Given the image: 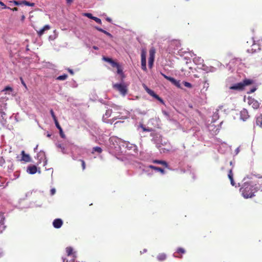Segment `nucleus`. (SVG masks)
<instances>
[{
	"mask_svg": "<svg viewBox=\"0 0 262 262\" xmlns=\"http://www.w3.org/2000/svg\"><path fill=\"white\" fill-rule=\"evenodd\" d=\"M60 132V135L61 138H65V135L64 134L62 129L59 130Z\"/></svg>",
	"mask_w": 262,
	"mask_h": 262,
	"instance_id": "nucleus-51",
	"label": "nucleus"
},
{
	"mask_svg": "<svg viewBox=\"0 0 262 262\" xmlns=\"http://www.w3.org/2000/svg\"><path fill=\"white\" fill-rule=\"evenodd\" d=\"M68 77V75L67 74H63L62 75H60L59 76H58L57 78V80H66Z\"/></svg>",
	"mask_w": 262,
	"mask_h": 262,
	"instance_id": "nucleus-30",
	"label": "nucleus"
},
{
	"mask_svg": "<svg viewBox=\"0 0 262 262\" xmlns=\"http://www.w3.org/2000/svg\"><path fill=\"white\" fill-rule=\"evenodd\" d=\"M141 127L143 128V130L144 131H148V132L150 131V130H149V129H146L145 127H144L143 125H141Z\"/></svg>",
	"mask_w": 262,
	"mask_h": 262,
	"instance_id": "nucleus-57",
	"label": "nucleus"
},
{
	"mask_svg": "<svg viewBox=\"0 0 262 262\" xmlns=\"http://www.w3.org/2000/svg\"><path fill=\"white\" fill-rule=\"evenodd\" d=\"M228 178L230 179V181L232 180H233V174L232 173V169H230L229 171L228 174Z\"/></svg>",
	"mask_w": 262,
	"mask_h": 262,
	"instance_id": "nucleus-32",
	"label": "nucleus"
},
{
	"mask_svg": "<svg viewBox=\"0 0 262 262\" xmlns=\"http://www.w3.org/2000/svg\"><path fill=\"white\" fill-rule=\"evenodd\" d=\"M10 9L12 10V11H17V10H18V9H17V8H16V7H15V8H13V9H11V8H10Z\"/></svg>",
	"mask_w": 262,
	"mask_h": 262,
	"instance_id": "nucleus-61",
	"label": "nucleus"
},
{
	"mask_svg": "<svg viewBox=\"0 0 262 262\" xmlns=\"http://www.w3.org/2000/svg\"><path fill=\"white\" fill-rule=\"evenodd\" d=\"M55 145L57 148L60 149V151H61L63 154H68V151H67V148L64 147V146H63V144L59 143H56Z\"/></svg>",
	"mask_w": 262,
	"mask_h": 262,
	"instance_id": "nucleus-14",
	"label": "nucleus"
},
{
	"mask_svg": "<svg viewBox=\"0 0 262 262\" xmlns=\"http://www.w3.org/2000/svg\"><path fill=\"white\" fill-rule=\"evenodd\" d=\"M37 158L39 160V163H41V161L44 159L45 161L44 162V165H45L47 163V160L46 158V155L45 152L40 151L37 155Z\"/></svg>",
	"mask_w": 262,
	"mask_h": 262,
	"instance_id": "nucleus-10",
	"label": "nucleus"
},
{
	"mask_svg": "<svg viewBox=\"0 0 262 262\" xmlns=\"http://www.w3.org/2000/svg\"><path fill=\"white\" fill-rule=\"evenodd\" d=\"M54 122H55V125L56 126V127L60 130L61 129H62V128L60 126L58 121H57V119L56 120V121H54Z\"/></svg>",
	"mask_w": 262,
	"mask_h": 262,
	"instance_id": "nucleus-40",
	"label": "nucleus"
},
{
	"mask_svg": "<svg viewBox=\"0 0 262 262\" xmlns=\"http://www.w3.org/2000/svg\"><path fill=\"white\" fill-rule=\"evenodd\" d=\"M55 145L57 148L60 149V151H61L63 154H68V151H67V148L64 147V146H63V144L59 143H56Z\"/></svg>",
	"mask_w": 262,
	"mask_h": 262,
	"instance_id": "nucleus-15",
	"label": "nucleus"
},
{
	"mask_svg": "<svg viewBox=\"0 0 262 262\" xmlns=\"http://www.w3.org/2000/svg\"><path fill=\"white\" fill-rule=\"evenodd\" d=\"M257 90V86H254L250 89L249 91L247 92L248 94H251Z\"/></svg>",
	"mask_w": 262,
	"mask_h": 262,
	"instance_id": "nucleus-37",
	"label": "nucleus"
},
{
	"mask_svg": "<svg viewBox=\"0 0 262 262\" xmlns=\"http://www.w3.org/2000/svg\"><path fill=\"white\" fill-rule=\"evenodd\" d=\"M256 124L262 128V117H258L256 120Z\"/></svg>",
	"mask_w": 262,
	"mask_h": 262,
	"instance_id": "nucleus-27",
	"label": "nucleus"
},
{
	"mask_svg": "<svg viewBox=\"0 0 262 262\" xmlns=\"http://www.w3.org/2000/svg\"><path fill=\"white\" fill-rule=\"evenodd\" d=\"M114 111H118L116 112V114H118V115L114 116L113 119L108 120L111 114L114 112L112 109H107L106 111L105 114L102 117V120L103 122L107 123L112 124L114 121L117 119H124L128 117L129 115V112L125 110H122L120 106L115 105L113 106Z\"/></svg>",
	"mask_w": 262,
	"mask_h": 262,
	"instance_id": "nucleus-1",
	"label": "nucleus"
},
{
	"mask_svg": "<svg viewBox=\"0 0 262 262\" xmlns=\"http://www.w3.org/2000/svg\"><path fill=\"white\" fill-rule=\"evenodd\" d=\"M5 217L3 213L0 214V233L2 232L5 228L4 225Z\"/></svg>",
	"mask_w": 262,
	"mask_h": 262,
	"instance_id": "nucleus-17",
	"label": "nucleus"
},
{
	"mask_svg": "<svg viewBox=\"0 0 262 262\" xmlns=\"http://www.w3.org/2000/svg\"><path fill=\"white\" fill-rule=\"evenodd\" d=\"M84 16L88 17V18L93 19L95 16H93L91 13H86L84 14Z\"/></svg>",
	"mask_w": 262,
	"mask_h": 262,
	"instance_id": "nucleus-39",
	"label": "nucleus"
},
{
	"mask_svg": "<svg viewBox=\"0 0 262 262\" xmlns=\"http://www.w3.org/2000/svg\"><path fill=\"white\" fill-rule=\"evenodd\" d=\"M162 113L163 115L167 118V119H169V114L165 111H163Z\"/></svg>",
	"mask_w": 262,
	"mask_h": 262,
	"instance_id": "nucleus-45",
	"label": "nucleus"
},
{
	"mask_svg": "<svg viewBox=\"0 0 262 262\" xmlns=\"http://www.w3.org/2000/svg\"><path fill=\"white\" fill-rule=\"evenodd\" d=\"M228 178L230 179V181L232 180H233V174L232 173V169H230L229 171L228 174Z\"/></svg>",
	"mask_w": 262,
	"mask_h": 262,
	"instance_id": "nucleus-33",
	"label": "nucleus"
},
{
	"mask_svg": "<svg viewBox=\"0 0 262 262\" xmlns=\"http://www.w3.org/2000/svg\"><path fill=\"white\" fill-rule=\"evenodd\" d=\"M13 3H14V4L15 5H16V6H18V5H20L21 4H23L21 3V1L20 2H18V1H13Z\"/></svg>",
	"mask_w": 262,
	"mask_h": 262,
	"instance_id": "nucleus-52",
	"label": "nucleus"
},
{
	"mask_svg": "<svg viewBox=\"0 0 262 262\" xmlns=\"http://www.w3.org/2000/svg\"><path fill=\"white\" fill-rule=\"evenodd\" d=\"M0 118L2 119L1 122L5 123L6 122V114L2 108H0Z\"/></svg>",
	"mask_w": 262,
	"mask_h": 262,
	"instance_id": "nucleus-20",
	"label": "nucleus"
},
{
	"mask_svg": "<svg viewBox=\"0 0 262 262\" xmlns=\"http://www.w3.org/2000/svg\"><path fill=\"white\" fill-rule=\"evenodd\" d=\"M95 28L96 29H97L98 31L101 32H102L103 33H104L105 34H106L107 36H108V37H110V38H113V35L110 33L109 32H108L107 31L103 30V29L101 28H99L98 27H95Z\"/></svg>",
	"mask_w": 262,
	"mask_h": 262,
	"instance_id": "nucleus-23",
	"label": "nucleus"
},
{
	"mask_svg": "<svg viewBox=\"0 0 262 262\" xmlns=\"http://www.w3.org/2000/svg\"><path fill=\"white\" fill-rule=\"evenodd\" d=\"M21 3L26 5V6H34L35 5V4L33 3H30L28 1H21Z\"/></svg>",
	"mask_w": 262,
	"mask_h": 262,
	"instance_id": "nucleus-29",
	"label": "nucleus"
},
{
	"mask_svg": "<svg viewBox=\"0 0 262 262\" xmlns=\"http://www.w3.org/2000/svg\"><path fill=\"white\" fill-rule=\"evenodd\" d=\"M27 171L31 174H35L37 172V167L35 165H31L28 167Z\"/></svg>",
	"mask_w": 262,
	"mask_h": 262,
	"instance_id": "nucleus-16",
	"label": "nucleus"
},
{
	"mask_svg": "<svg viewBox=\"0 0 262 262\" xmlns=\"http://www.w3.org/2000/svg\"><path fill=\"white\" fill-rule=\"evenodd\" d=\"M5 163V160L3 157H0V165L2 166Z\"/></svg>",
	"mask_w": 262,
	"mask_h": 262,
	"instance_id": "nucleus-50",
	"label": "nucleus"
},
{
	"mask_svg": "<svg viewBox=\"0 0 262 262\" xmlns=\"http://www.w3.org/2000/svg\"><path fill=\"white\" fill-rule=\"evenodd\" d=\"M21 155L22 156L21 159V161H24L26 162L31 161V158L30 156L28 154H26L24 150L21 151Z\"/></svg>",
	"mask_w": 262,
	"mask_h": 262,
	"instance_id": "nucleus-18",
	"label": "nucleus"
},
{
	"mask_svg": "<svg viewBox=\"0 0 262 262\" xmlns=\"http://www.w3.org/2000/svg\"><path fill=\"white\" fill-rule=\"evenodd\" d=\"M157 147L160 148L161 152H167L172 150V147L170 143L166 140H161L160 143L157 144Z\"/></svg>",
	"mask_w": 262,
	"mask_h": 262,
	"instance_id": "nucleus-5",
	"label": "nucleus"
},
{
	"mask_svg": "<svg viewBox=\"0 0 262 262\" xmlns=\"http://www.w3.org/2000/svg\"><path fill=\"white\" fill-rule=\"evenodd\" d=\"M50 114L51 115V116L53 118V119L54 120V121H56L57 120V118L54 113V111L52 109H51L50 111Z\"/></svg>",
	"mask_w": 262,
	"mask_h": 262,
	"instance_id": "nucleus-36",
	"label": "nucleus"
},
{
	"mask_svg": "<svg viewBox=\"0 0 262 262\" xmlns=\"http://www.w3.org/2000/svg\"><path fill=\"white\" fill-rule=\"evenodd\" d=\"M50 28L51 27L49 25H45L42 28L37 31L38 35L39 36H41L42 34H43L45 31L49 30Z\"/></svg>",
	"mask_w": 262,
	"mask_h": 262,
	"instance_id": "nucleus-19",
	"label": "nucleus"
},
{
	"mask_svg": "<svg viewBox=\"0 0 262 262\" xmlns=\"http://www.w3.org/2000/svg\"><path fill=\"white\" fill-rule=\"evenodd\" d=\"M110 63L111 64V65L112 66V67H116V68H118L119 67V64L118 63H117V62H115L114 60H112L111 62H110Z\"/></svg>",
	"mask_w": 262,
	"mask_h": 262,
	"instance_id": "nucleus-38",
	"label": "nucleus"
},
{
	"mask_svg": "<svg viewBox=\"0 0 262 262\" xmlns=\"http://www.w3.org/2000/svg\"><path fill=\"white\" fill-rule=\"evenodd\" d=\"M93 20H95L96 23H97L99 24H101V23H102L101 20L97 17L95 16Z\"/></svg>",
	"mask_w": 262,
	"mask_h": 262,
	"instance_id": "nucleus-41",
	"label": "nucleus"
},
{
	"mask_svg": "<svg viewBox=\"0 0 262 262\" xmlns=\"http://www.w3.org/2000/svg\"><path fill=\"white\" fill-rule=\"evenodd\" d=\"M166 257V255L164 253L159 254L157 256L158 259L160 261L164 260V259H165Z\"/></svg>",
	"mask_w": 262,
	"mask_h": 262,
	"instance_id": "nucleus-28",
	"label": "nucleus"
},
{
	"mask_svg": "<svg viewBox=\"0 0 262 262\" xmlns=\"http://www.w3.org/2000/svg\"><path fill=\"white\" fill-rule=\"evenodd\" d=\"M66 1H67V4H70L73 2V0H66Z\"/></svg>",
	"mask_w": 262,
	"mask_h": 262,
	"instance_id": "nucleus-58",
	"label": "nucleus"
},
{
	"mask_svg": "<svg viewBox=\"0 0 262 262\" xmlns=\"http://www.w3.org/2000/svg\"><path fill=\"white\" fill-rule=\"evenodd\" d=\"M106 20L108 22H110V23H111V22L112 21V19H111V18H110V17H107V18H106Z\"/></svg>",
	"mask_w": 262,
	"mask_h": 262,
	"instance_id": "nucleus-59",
	"label": "nucleus"
},
{
	"mask_svg": "<svg viewBox=\"0 0 262 262\" xmlns=\"http://www.w3.org/2000/svg\"><path fill=\"white\" fill-rule=\"evenodd\" d=\"M56 192V189L54 188H53L50 190V193L51 195H53Z\"/></svg>",
	"mask_w": 262,
	"mask_h": 262,
	"instance_id": "nucleus-49",
	"label": "nucleus"
},
{
	"mask_svg": "<svg viewBox=\"0 0 262 262\" xmlns=\"http://www.w3.org/2000/svg\"><path fill=\"white\" fill-rule=\"evenodd\" d=\"M202 66L203 67H205V66L203 65V64L202 65ZM210 69L208 71V70L207 69H206L205 68H204L203 70H205V71H207V72H214L216 70V69L215 68H214V67H210Z\"/></svg>",
	"mask_w": 262,
	"mask_h": 262,
	"instance_id": "nucleus-35",
	"label": "nucleus"
},
{
	"mask_svg": "<svg viewBox=\"0 0 262 262\" xmlns=\"http://www.w3.org/2000/svg\"><path fill=\"white\" fill-rule=\"evenodd\" d=\"M193 62L196 64H201L203 62V59L199 57H195L193 59Z\"/></svg>",
	"mask_w": 262,
	"mask_h": 262,
	"instance_id": "nucleus-26",
	"label": "nucleus"
},
{
	"mask_svg": "<svg viewBox=\"0 0 262 262\" xmlns=\"http://www.w3.org/2000/svg\"><path fill=\"white\" fill-rule=\"evenodd\" d=\"M20 79H21V83L23 84L24 86H25V88H27L26 84H25V83L24 81V80L22 79V78H20Z\"/></svg>",
	"mask_w": 262,
	"mask_h": 262,
	"instance_id": "nucleus-56",
	"label": "nucleus"
},
{
	"mask_svg": "<svg viewBox=\"0 0 262 262\" xmlns=\"http://www.w3.org/2000/svg\"><path fill=\"white\" fill-rule=\"evenodd\" d=\"M117 68V73L119 74L122 75H123L122 70L120 69V67L119 66L118 68Z\"/></svg>",
	"mask_w": 262,
	"mask_h": 262,
	"instance_id": "nucleus-48",
	"label": "nucleus"
},
{
	"mask_svg": "<svg viewBox=\"0 0 262 262\" xmlns=\"http://www.w3.org/2000/svg\"><path fill=\"white\" fill-rule=\"evenodd\" d=\"M123 140L117 137H111L109 139V146L116 151H119Z\"/></svg>",
	"mask_w": 262,
	"mask_h": 262,
	"instance_id": "nucleus-4",
	"label": "nucleus"
},
{
	"mask_svg": "<svg viewBox=\"0 0 262 262\" xmlns=\"http://www.w3.org/2000/svg\"><path fill=\"white\" fill-rule=\"evenodd\" d=\"M68 70L69 72L71 74H72V75H73V74H74V72H73V71L72 69H68Z\"/></svg>",
	"mask_w": 262,
	"mask_h": 262,
	"instance_id": "nucleus-55",
	"label": "nucleus"
},
{
	"mask_svg": "<svg viewBox=\"0 0 262 262\" xmlns=\"http://www.w3.org/2000/svg\"><path fill=\"white\" fill-rule=\"evenodd\" d=\"M103 59L104 61L109 62L110 63L111 62V61L112 60V59L111 58H108V57H103Z\"/></svg>",
	"mask_w": 262,
	"mask_h": 262,
	"instance_id": "nucleus-46",
	"label": "nucleus"
},
{
	"mask_svg": "<svg viewBox=\"0 0 262 262\" xmlns=\"http://www.w3.org/2000/svg\"><path fill=\"white\" fill-rule=\"evenodd\" d=\"M240 115L241 119L243 121H246L249 117L247 110L245 108L241 111Z\"/></svg>",
	"mask_w": 262,
	"mask_h": 262,
	"instance_id": "nucleus-12",
	"label": "nucleus"
},
{
	"mask_svg": "<svg viewBox=\"0 0 262 262\" xmlns=\"http://www.w3.org/2000/svg\"><path fill=\"white\" fill-rule=\"evenodd\" d=\"M93 49H95V50H98V48L96 46H93Z\"/></svg>",
	"mask_w": 262,
	"mask_h": 262,
	"instance_id": "nucleus-63",
	"label": "nucleus"
},
{
	"mask_svg": "<svg viewBox=\"0 0 262 262\" xmlns=\"http://www.w3.org/2000/svg\"><path fill=\"white\" fill-rule=\"evenodd\" d=\"M230 183H231V184L232 186H235L236 187H237V186H236V185H235V182H234V180H233L231 181H230ZM239 184H238L237 187H239Z\"/></svg>",
	"mask_w": 262,
	"mask_h": 262,
	"instance_id": "nucleus-54",
	"label": "nucleus"
},
{
	"mask_svg": "<svg viewBox=\"0 0 262 262\" xmlns=\"http://www.w3.org/2000/svg\"><path fill=\"white\" fill-rule=\"evenodd\" d=\"M0 5L3 6V9H10V7L6 6L4 3H3L2 1H0Z\"/></svg>",
	"mask_w": 262,
	"mask_h": 262,
	"instance_id": "nucleus-44",
	"label": "nucleus"
},
{
	"mask_svg": "<svg viewBox=\"0 0 262 262\" xmlns=\"http://www.w3.org/2000/svg\"><path fill=\"white\" fill-rule=\"evenodd\" d=\"M182 83L186 87H187V88H191L192 87V84L188 82L183 81Z\"/></svg>",
	"mask_w": 262,
	"mask_h": 262,
	"instance_id": "nucleus-34",
	"label": "nucleus"
},
{
	"mask_svg": "<svg viewBox=\"0 0 262 262\" xmlns=\"http://www.w3.org/2000/svg\"><path fill=\"white\" fill-rule=\"evenodd\" d=\"M77 149H78V147H76L75 146H73L72 148H71V154H72V156L73 159H74V150H76Z\"/></svg>",
	"mask_w": 262,
	"mask_h": 262,
	"instance_id": "nucleus-43",
	"label": "nucleus"
},
{
	"mask_svg": "<svg viewBox=\"0 0 262 262\" xmlns=\"http://www.w3.org/2000/svg\"><path fill=\"white\" fill-rule=\"evenodd\" d=\"M63 224V222L60 219H56L53 222V226L55 228H59Z\"/></svg>",
	"mask_w": 262,
	"mask_h": 262,
	"instance_id": "nucleus-13",
	"label": "nucleus"
},
{
	"mask_svg": "<svg viewBox=\"0 0 262 262\" xmlns=\"http://www.w3.org/2000/svg\"><path fill=\"white\" fill-rule=\"evenodd\" d=\"M81 163H82V169H83V170H84L85 168V162H84V161L83 160H81Z\"/></svg>",
	"mask_w": 262,
	"mask_h": 262,
	"instance_id": "nucleus-53",
	"label": "nucleus"
},
{
	"mask_svg": "<svg viewBox=\"0 0 262 262\" xmlns=\"http://www.w3.org/2000/svg\"><path fill=\"white\" fill-rule=\"evenodd\" d=\"M146 56V51L144 49H142V51H141V68L145 72L147 71Z\"/></svg>",
	"mask_w": 262,
	"mask_h": 262,
	"instance_id": "nucleus-7",
	"label": "nucleus"
},
{
	"mask_svg": "<svg viewBox=\"0 0 262 262\" xmlns=\"http://www.w3.org/2000/svg\"><path fill=\"white\" fill-rule=\"evenodd\" d=\"M239 147H237V148L235 149V152H236V154H237L239 152Z\"/></svg>",
	"mask_w": 262,
	"mask_h": 262,
	"instance_id": "nucleus-62",
	"label": "nucleus"
},
{
	"mask_svg": "<svg viewBox=\"0 0 262 262\" xmlns=\"http://www.w3.org/2000/svg\"><path fill=\"white\" fill-rule=\"evenodd\" d=\"M146 168H150L152 169H154L156 171L160 172L162 174H164L165 173L163 169L160 167H156L153 165H149Z\"/></svg>",
	"mask_w": 262,
	"mask_h": 262,
	"instance_id": "nucleus-21",
	"label": "nucleus"
},
{
	"mask_svg": "<svg viewBox=\"0 0 262 262\" xmlns=\"http://www.w3.org/2000/svg\"><path fill=\"white\" fill-rule=\"evenodd\" d=\"M155 50L154 48L149 50V57L148 58V67L149 69L152 68L155 60Z\"/></svg>",
	"mask_w": 262,
	"mask_h": 262,
	"instance_id": "nucleus-8",
	"label": "nucleus"
},
{
	"mask_svg": "<svg viewBox=\"0 0 262 262\" xmlns=\"http://www.w3.org/2000/svg\"><path fill=\"white\" fill-rule=\"evenodd\" d=\"M145 90L149 95H150L152 97H154L155 98L159 100L161 103L164 104L163 100L161 98H160L158 95H157L152 90H150L146 86H145Z\"/></svg>",
	"mask_w": 262,
	"mask_h": 262,
	"instance_id": "nucleus-9",
	"label": "nucleus"
},
{
	"mask_svg": "<svg viewBox=\"0 0 262 262\" xmlns=\"http://www.w3.org/2000/svg\"><path fill=\"white\" fill-rule=\"evenodd\" d=\"M153 163L156 164H162L165 167H168L167 163L165 161L156 160L153 161Z\"/></svg>",
	"mask_w": 262,
	"mask_h": 262,
	"instance_id": "nucleus-25",
	"label": "nucleus"
},
{
	"mask_svg": "<svg viewBox=\"0 0 262 262\" xmlns=\"http://www.w3.org/2000/svg\"><path fill=\"white\" fill-rule=\"evenodd\" d=\"M12 91V88L10 87V86H6L3 90V91Z\"/></svg>",
	"mask_w": 262,
	"mask_h": 262,
	"instance_id": "nucleus-47",
	"label": "nucleus"
},
{
	"mask_svg": "<svg viewBox=\"0 0 262 262\" xmlns=\"http://www.w3.org/2000/svg\"><path fill=\"white\" fill-rule=\"evenodd\" d=\"M122 146L123 147H125L129 150L133 149L135 150L136 149V146L134 144H130L129 142L125 141L123 140V142L122 143Z\"/></svg>",
	"mask_w": 262,
	"mask_h": 262,
	"instance_id": "nucleus-11",
	"label": "nucleus"
},
{
	"mask_svg": "<svg viewBox=\"0 0 262 262\" xmlns=\"http://www.w3.org/2000/svg\"><path fill=\"white\" fill-rule=\"evenodd\" d=\"M177 253H184L185 252V250L182 248H179L177 251Z\"/></svg>",
	"mask_w": 262,
	"mask_h": 262,
	"instance_id": "nucleus-42",
	"label": "nucleus"
},
{
	"mask_svg": "<svg viewBox=\"0 0 262 262\" xmlns=\"http://www.w3.org/2000/svg\"><path fill=\"white\" fill-rule=\"evenodd\" d=\"M233 62V61H231L228 65H229V66H230H230H231V64Z\"/></svg>",
	"mask_w": 262,
	"mask_h": 262,
	"instance_id": "nucleus-64",
	"label": "nucleus"
},
{
	"mask_svg": "<svg viewBox=\"0 0 262 262\" xmlns=\"http://www.w3.org/2000/svg\"><path fill=\"white\" fill-rule=\"evenodd\" d=\"M254 83V81L252 79H245L243 81L235 83L229 87L230 90H234L236 91H243L245 87L247 85H250Z\"/></svg>",
	"mask_w": 262,
	"mask_h": 262,
	"instance_id": "nucleus-3",
	"label": "nucleus"
},
{
	"mask_svg": "<svg viewBox=\"0 0 262 262\" xmlns=\"http://www.w3.org/2000/svg\"><path fill=\"white\" fill-rule=\"evenodd\" d=\"M92 152H97L98 153H101L102 152V149L100 147H98V146L94 147L93 148Z\"/></svg>",
	"mask_w": 262,
	"mask_h": 262,
	"instance_id": "nucleus-31",
	"label": "nucleus"
},
{
	"mask_svg": "<svg viewBox=\"0 0 262 262\" xmlns=\"http://www.w3.org/2000/svg\"><path fill=\"white\" fill-rule=\"evenodd\" d=\"M257 191V187L248 182L244 183L242 187L240 189V191L242 192L243 196L246 199L254 196V193Z\"/></svg>",
	"mask_w": 262,
	"mask_h": 262,
	"instance_id": "nucleus-2",
	"label": "nucleus"
},
{
	"mask_svg": "<svg viewBox=\"0 0 262 262\" xmlns=\"http://www.w3.org/2000/svg\"><path fill=\"white\" fill-rule=\"evenodd\" d=\"M3 255V250L0 249V257H2Z\"/></svg>",
	"mask_w": 262,
	"mask_h": 262,
	"instance_id": "nucleus-60",
	"label": "nucleus"
},
{
	"mask_svg": "<svg viewBox=\"0 0 262 262\" xmlns=\"http://www.w3.org/2000/svg\"><path fill=\"white\" fill-rule=\"evenodd\" d=\"M250 104H251L252 107L254 109H257L259 106L258 102L253 99L250 100Z\"/></svg>",
	"mask_w": 262,
	"mask_h": 262,
	"instance_id": "nucleus-22",
	"label": "nucleus"
},
{
	"mask_svg": "<svg viewBox=\"0 0 262 262\" xmlns=\"http://www.w3.org/2000/svg\"><path fill=\"white\" fill-rule=\"evenodd\" d=\"M113 88L118 91L122 96H124L127 92V88L123 82L114 84Z\"/></svg>",
	"mask_w": 262,
	"mask_h": 262,
	"instance_id": "nucleus-6",
	"label": "nucleus"
},
{
	"mask_svg": "<svg viewBox=\"0 0 262 262\" xmlns=\"http://www.w3.org/2000/svg\"><path fill=\"white\" fill-rule=\"evenodd\" d=\"M161 74L167 80L170 81V82H171L172 83H174V84H176V79L173 78V77H169V76H166V75H165L164 74H163V73L161 72Z\"/></svg>",
	"mask_w": 262,
	"mask_h": 262,
	"instance_id": "nucleus-24",
	"label": "nucleus"
}]
</instances>
